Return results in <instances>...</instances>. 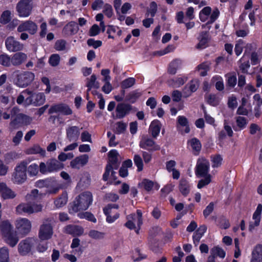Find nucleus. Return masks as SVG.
Listing matches in <instances>:
<instances>
[{"label": "nucleus", "instance_id": "obj_1", "mask_svg": "<svg viewBox=\"0 0 262 262\" xmlns=\"http://www.w3.org/2000/svg\"><path fill=\"white\" fill-rule=\"evenodd\" d=\"M210 163L204 158H200L197 161L195 168V174L199 178H204L198 183L197 187L201 189L208 185L211 182L212 176L209 173Z\"/></svg>", "mask_w": 262, "mask_h": 262}, {"label": "nucleus", "instance_id": "obj_2", "mask_svg": "<svg viewBox=\"0 0 262 262\" xmlns=\"http://www.w3.org/2000/svg\"><path fill=\"white\" fill-rule=\"evenodd\" d=\"M93 202V195L89 191L84 192L79 195L71 206L74 212L86 210Z\"/></svg>", "mask_w": 262, "mask_h": 262}, {"label": "nucleus", "instance_id": "obj_3", "mask_svg": "<svg viewBox=\"0 0 262 262\" xmlns=\"http://www.w3.org/2000/svg\"><path fill=\"white\" fill-rule=\"evenodd\" d=\"M14 83L18 87L25 88L28 86L34 80L35 75L29 71H20L16 70L13 74Z\"/></svg>", "mask_w": 262, "mask_h": 262}, {"label": "nucleus", "instance_id": "obj_4", "mask_svg": "<svg viewBox=\"0 0 262 262\" xmlns=\"http://www.w3.org/2000/svg\"><path fill=\"white\" fill-rule=\"evenodd\" d=\"M29 162L27 160H24L17 164L12 176V181L14 183L21 184L26 181L27 167Z\"/></svg>", "mask_w": 262, "mask_h": 262}, {"label": "nucleus", "instance_id": "obj_5", "mask_svg": "<svg viewBox=\"0 0 262 262\" xmlns=\"http://www.w3.org/2000/svg\"><path fill=\"white\" fill-rule=\"evenodd\" d=\"M127 222L125 226L130 230L135 229L138 234L141 225L143 224L142 213L140 210H137L136 213L131 214L126 216Z\"/></svg>", "mask_w": 262, "mask_h": 262}, {"label": "nucleus", "instance_id": "obj_6", "mask_svg": "<svg viewBox=\"0 0 262 262\" xmlns=\"http://www.w3.org/2000/svg\"><path fill=\"white\" fill-rule=\"evenodd\" d=\"M118 152L115 149H112L108 152V163L107 165L105 171L103 174V179L105 181L107 180L110 173L113 176L115 173L113 169H117L119 166V162L118 160Z\"/></svg>", "mask_w": 262, "mask_h": 262}, {"label": "nucleus", "instance_id": "obj_7", "mask_svg": "<svg viewBox=\"0 0 262 262\" xmlns=\"http://www.w3.org/2000/svg\"><path fill=\"white\" fill-rule=\"evenodd\" d=\"M63 167V164L56 159H50L39 164V171L42 174L56 172Z\"/></svg>", "mask_w": 262, "mask_h": 262}, {"label": "nucleus", "instance_id": "obj_8", "mask_svg": "<svg viewBox=\"0 0 262 262\" xmlns=\"http://www.w3.org/2000/svg\"><path fill=\"white\" fill-rule=\"evenodd\" d=\"M53 234V227L51 223V220H45L39 227L38 237L41 241H47L51 238Z\"/></svg>", "mask_w": 262, "mask_h": 262}, {"label": "nucleus", "instance_id": "obj_9", "mask_svg": "<svg viewBox=\"0 0 262 262\" xmlns=\"http://www.w3.org/2000/svg\"><path fill=\"white\" fill-rule=\"evenodd\" d=\"M33 0H20L16 6V10L20 17H27L31 13Z\"/></svg>", "mask_w": 262, "mask_h": 262}, {"label": "nucleus", "instance_id": "obj_10", "mask_svg": "<svg viewBox=\"0 0 262 262\" xmlns=\"http://www.w3.org/2000/svg\"><path fill=\"white\" fill-rule=\"evenodd\" d=\"M219 14V11L218 10H215L211 13V8L210 7H206L200 11L199 16L202 21H205L208 19L210 15V20L208 21V23L211 24L216 19Z\"/></svg>", "mask_w": 262, "mask_h": 262}, {"label": "nucleus", "instance_id": "obj_11", "mask_svg": "<svg viewBox=\"0 0 262 262\" xmlns=\"http://www.w3.org/2000/svg\"><path fill=\"white\" fill-rule=\"evenodd\" d=\"M38 30L37 24L32 20L23 21L18 25L17 31L18 32L27 31L30 35H34Z\"/></svg>", "mask_w": 262, "mask_h": 262}, {"label": "nucleus", "instance_id": "obj_12", "mask_svg": "<svg viewBox=\"0 0 262 262\" xmlns=\"http://www.w3.org/2000/svg\"><path fill=\"white\" fill-rule=\"evenodd\" d=\"M15 227L21 234L28 233L31 229V223L26 218H19L15 222Z\"/></svg>", "mask_w": 262, "mask_h": 262}, {"label": "nucleus", "instance_id": "obj_13", "mask_svg": "<svg viewBox=\"0 0 262 262\" xmlns=\"http://www.w3.org/2000/svg\"><path fill=\"white\" fill-rule=\"evenodd\" d=\"M176 127L181 134H187L190 132V128L188 119L184 116H179L177 119Z\"/></svg>", "mask_w": 262, "mask_h": 262}, {"label": "nucleus", "instance_id": "obj_14", "mask_svg": "<svg viewBox=\"0 0 262 262\" xmlns=\"http://www.w3.org/2000/svg\"><path fill=\"white\" fill-rule=\"evenodd\" d=\"M50 114L60 113L63 115H70L73 113L70 106L64 103H59L52 105L49 110Z\"/></svg>", "mask_w": 262, "mask_h": 262}, {"label": "nucleus", "instance_id": "obj_15", "mask_svg": "<svg viewBox=\"0 0 262 262\" xmlns=\"http://www.w3.org/2000/svg\"><path fill=\"white\" fill-rule=\"evenodd\" d=\"M15 116V118L13 119L10 123V127L12 129L16 128L17 125L19 124L28 125L32 120L30 117L22 114L17 113Z\"/></svg>", "mask_w": 262, "mask_h": 262}, {"label": "nucleus", "instance_id": "obj_16", "mask_svg": "<svg viewBox=\"0 0 262 262\" xmlns=\"http://www.w3.org/2000/svg\"><path fill=\"white\" fill-rule=\"evenodd\" d=\"M35 240L33 238H27L21 241L18 246V251L20 254L26 255L31 251L34 245Z\"/></svg>", "mask_w": 262, "mask_h": 262}, {"label": "nucleus", "instance_id": "obj_17", "mask_svg": "<svg viewBox=\"0 0 262 262\" xmlns=\"http://www.w3.org/2000/svg\"><path fill=\"white\" fill-rule=\"evenodd\" d=\"M7 49L12 52L21 51L24 46L20 42L15 39L13 37H8L5 41Z\"/></svg>", "mask_w": 262, "mask_h": 262}, {"label": "nucleus", "instance_id": "obj_18", "mask_svg": "<svg viewBox=\"0 0 262 262\" xmlns=\"http://www.w3.org/2000/svg\"><path fill=\"white\" fill-rule=\"evenodd\" d=\"M89 159V156L86 154L79 156L70 162V166L72 168L79 169L88 163Z\"/></svg>", "mask_w": 262, "mask_h": 262}, {"label": "nucleus", "instance_id": "obj_19", "mask_svg": "<svg viewBox=\"0 0 262 262\" xmlns=\"http://www.w3.org/2000/svg\"><path fill=\"white\" fill-rule=\"evenodd\" d=\"M261 212L262 205L259 204L253 214L252 219L253 221L251 222L249 224V229L250 231H252L254 230L255 227L259 226L261 219Z\"/></svg>", "mask_w": 262, "mask_h": 262}, {"label": "nucleus", "instance_id": "obj_20", "mask_svg": "<svg viewBox=\"0 0 262 262\" xmlns=\"http://www.w3.org/2000/svg\"><path fill=\"white\" fill-rule=\"evenodd\" d=\"M45 101V96L42 93H32L29 96V98H27L28 104H34V105H40Z\"/></svg>", "mask_w": 262, "mask_h": 262}, {"label": "nucleus", "instance_id": "obj_21", "mask_svg": "<svg viewBox=\"0 0 262 262\" xmlns=\"http://www.w3.org/2000/svg\"><path fill=\"white\" fill-rule=\"evenodd\" d=\"M0 193L2 198L4 199H12L16 194L15 192L7 186L4 182L0 183Z\"/></svg>", "mask_w": 262, "mask_h": 262}, {"label": "nucleus", "instance_id": "obj_22", "mask_svg": "<svg viewBox=\"0 0 262 262\" xmlns=\"http://www.w3.org/2000/svg\"><path fill=\"white\" fill-rule=\"evenodd\" d=\"M131 110V106L129 104L120 103L117 105L116 108V118L121 119L127 115Z\"/></svg>", "mask_w": 262, "mask_h": 262}, {"label": "nucleus", "instance_id": "obj_23", "mask_svg": "<svg viewBox=\"0 0 262 262\" xmlns=\"http://www.w3.org/2000/svg\"><path fill=\"white\" fill-rule=\"evenodd\" d=\"M12 65L17 67L23 63L27 59L26 54L18 52L11 55Z\"/></svg>", "mask_w": 262, "mask_h": 262}, {"label": "nucleus", "instance_id": "obj_24", "mask_svg": "<svg viewBox=\"0 0 262 262\" xmlns=\"http://www.w3.org/2000/svg\"><path fill=\"white\" fill-rule=\"evenodd\" d=\"M25 153L27 155H39L42 157H46V150L38 144H34L28 148L26 149Z\"/></svg>", "mask_w": 262, "mask_h": 262}, {"label": "nucleus", "instance_id": "obj_25", "mask_svg": "<svg viewBox=\"0 0 262 262\" xmlns=\"http://www.w3.org/2000/svg\"><path fill=\"white\" fill-rule=\"evenodd\" d=\"M140 146L144 149L156 150L160 149L159 146L156 145L155 142L148 138L144 137L140 143Z\"/></svg>", "mask_w": 262, "mask_h": 262}, {"label": "nucleus", "instance_id": "obj_26", "mask_svg": "<svg viewBox=\"0 0 262 262\" xmlns=\"http://www.w3.org/2000/svg\"><path fill=\"white\" fill-rule=\"evenodd\" d=\"M78 30L79 27L77 23L71 21L64 27L62 32L67 35H73L76 34Z\"/></svg>", "mask_w": 262, "mask_h": 262}, {"label": "nucleus", "instance_id": "obj_27", "mask_svg": "<svg viewBox=\"0 0 262 262\" xmlns=\"http://www.w3.org/2000/svg\"><path fill=\"white\" fill-rule=\"evenodd\" d=\"M3 238L5 243L12 247L15 246L19 240L17 233L14 231L4 235Z\"/></svg>", "mask_w": 262, "mask_h": 262}, {"label": "nucleus", "instance_id": "obj_28", "mask_svg": "<svg viewBox=\"0 0 262 262\" xmlns=\"http://www.w3.org/2000/svg\"><path fill=\"white\" fill-rule=\"evenodd\" d=\"M67 137L70 141H76L80 135L79 128L77 126H71L66 129Z\"/></svg>", "mask_w": 262, "mask_h": 262}, {"label": "nucleus", "instance_id": "obj_29", "mask_svg": "<svg viewBox=\"0 0 262 262\" xmlns=\"http://www.w3.org/2000/svg\"><path fill=\"white\" fill-rule=\"evenodd\" d=\"M140 185L147 191H150L154 189L158 190L160 188V185L157 182L146 179L143 180Z\"/></svg>", "mask_w": 262, "mask_h": 262}, {"label": "nucleus", "instance_id": "obj_30", "mask_svg": "<svg viewBox=\"0 0 262 262\" xmlns=\"http://www.w3.org/2000/svg\"><path fill=\"white\" fill-rule=\"evenodd\" d=\"M250 262H262V245L255 246L252 253Z\"/></svg>", "mask_w": 262, "mask_h": 262}, {"label": "nucleus", "instance_id": "obj_31", "mask_svg": "<svg viewBox=\"0 0 262 262\" xmlns=\"http://www.w3.org/2000/svg\"><path fill=\"white\" fill-rule=\"evenodd\" d=\"M207 102L210 105L215 106L220 104L222 96L217 94H208L205 96Z\"/></svg>", "mask_w": 262, "mask_h": 262}, {"label": "nucleus", "instance_id": "obj_32", "mask_svg": "<svg viewBox=\"0 0 262 262\" xmlns=\"http://www.w3.org/2000/svg\"><path fill=\"white\" fill-rule=\"evenodd\" d=\"M187 80V77L185 76H180L174 79H169L168 83L170 86L178 88L184 84Z\"/></svg>", "mask_w": 262, "mask_h": 262}, {"label": "nucleus", "instance_id": "obj_33", "mask_svg": "<svg viewBox=\"0 0 262 262\" xmlns=\"http://www.w3.org/2000/svg\"><path fill=\"white\" fill-rule=\"evenodd\" d=\"M199 43L196 46L198 49H203L206 47L209 40L208 34L206 32H202L198 37Z\"/></svg>", "mask_w": 262, "mask_h": 262}, {"label": "nucleus", "instance_id": "obj_34", "mask_svg": "<svg viewBox=\"0 0 262 262\" xmlns=\"http://www.w3.org/2000/svg\"><path fill=\"white\" fill-rule=\"evenodd\" d=\"M45 193H42L39 191L38 189H35L26 195V199L28 201L40 200L45 196Z\"/></svg>", "mask_w": 262, "mask_h": 262}, {"label": "nucleus", "instance_id": "obj_35", "mask_svg": "<svg viewBox=\"0 0 262 262\" xmlns=\"http://www.w3.org/2000/svg\"><path fill=\"white\" fill-rule=\"evenodd\" d=\"M50 184L48 186L49 189L47 192L49 193L55 194L63 187L62 185L54 179H50Z\"/></svg>", "mask_w": 262, "mask_h": 262}, {"label": "nucleus", "instance_id": "obj_36", "mask_svg": "<svg viewBox=\"0 0 262 262\" xmlns=\"http://www.w3.org/2000/svg\"><path fill=\"white\" fill-rule=\"evenodd\" d=\"M97 77L95 75H92L90 78L86 79V86L88 87L87 93L93 88L98 89L99 83L96 81Z\"/></svg>", "mask_w": 262, "mask_h": 262}, {"label": "nucleus", "instance_id": "obj_37", "mask_svg": "<svg viewBox=\"0 0 262 262\" xmlns=\"http://www.w3.org/2000/svg\"><path fill=\"white\" fill-rule=\"evenodd\" d=\"M182 61L179 59L173 60L169 64L168 72L171 74H175L177 70L182 68Z\"/></svg>", "mask_w": 262, "mask_h": 262}, {"label": "nucleus", "instance_id": "obj_38", "mask_svg": "<svg viewBox=\"0 0 262 262\" xmlns=\"http://www.w3.org/2000/svg\"><path fill=\"white\" fill-rule=\"evenodd\" d=\"M206 230L207 227L205 225H202L197 229L193 235L194 244L197 245L199 243L200 239L206 232Z\"/></svg>", "mask_w": 262, "mask_h": 262}, {"label": "nucleus", "instance_id": "obj_39", "mask_svg": "<svg viewBox=\"0 0 262 262\" xmlns=\"http://www.w3.org/2000/svg\"><path fill=\"white\" fill-rule=\"evenodd\" d=\"M161 127V124L158 120H154L149 126V130L152 137H156L160 133Z\"/></svg>", "mask_w": 262, "mask_h": 262}, {"label": "nucleus", "instance_id": "obj_40", "mask_svg": "<svg viewBox=\"0 0 262 262\" xmlns=\"http://www.w3.org/2000/svg\"><path fill=\"white\" fill-rule=\"evenodd\" d=\"M188 145L191 147L193 152L195 155H198L201 149V144L200 141L196 138H192L188 141Z\"/></svg>", "mask_w": 262, "mask_h": 262}, {"label": "nucleus", "instance_id": "obj_41", "mask_svg": "<svg viewBox=\"0 0 262 262\" xmlns=\"http://www.w3.org/2000/svg\"><path fill=\"white\" fill-rule=\"evenodd\" d=\"M91 183L90 176L88 172H84L81 174L80 181L78 183L77 186L81 188H86L90 185Z\"/></svg>", "mask_w": 262, "mask_h": 262}, {"label": "nucleus", "instance_id": "obj_42", "mask_svg": "<svg viewBox=\"0 0 262 262\" xmlns=\"http://www.w3.org/2000/svg\"><path fill=\"white\" fill-rule=\"evenodd\" d=\"M179 188L180 191L184 196L187 195L190 192V185L189 182L185 179H181L180 180Z\"/></svg>", "mask_w": 262, "mask_h": 262}, {"label": "nucleus", "instance_id": "obj_43", "mask_svg": "<svg viewBox=\"0 0 262 262\" xmlns=\"http://www.w3.org/2000/svg\"><path fill=\"white\" fill-rule=\"evenodd\" d=\"M16 211L19 214L23 213L32 214L31 205L28 203H21L16 207Z\"/></svg>", "mask_w": 262, "mask_h": 262}, {"label": "nucleus", "instance_id": "obj_44", "mask_svg": "<svg viewBox=\"0 0 262 262\" xmlns=\"http://www.w3.org/2000/svg\"><path fill=\"white\" fill-rule=\"evenodd\" d=\"M0 230L3 236L14 231L13 226L8 221H4L1 223Z\"/></svg>", "mask_w": 262, "mask_h": 262}, {"label": "nucleus", "instance_id": "obj_45", "mask_svg": "<svg viewBox=\"0 0 262 262\" xmlns=\"http://www.w3.org/2000/svg\"><path fill=\"white\" fill-rule=\"evenodd\" d=\"M66 231L69 233L75 236H80L83 233V229L81 227L74 225L68 226Z\"/></svg>", "mask_w": 262, "mask_h": 262}, {"label": "nucleus", "instance_id": "obj_46", "mask_svg": "<svg viewBox=\"0 0 262 262\" xmlns=\"http://www.w3.org/2000/svg\"><path fill=\"white\" fill-rule=\"evenodd\" d=\"M31 94V91L29 90H25L23 91L18 96L16 102L18 104H20L24 102L25 105H28L27 102V98H29V96Z\"/></svg>", "mask_w": 262, "mask_h": 262}, {"label": "nucleus", "instance_id": "obj_47", "mask_svg": "<svg viewBox=\"0 0 262 262\" xmlns=\"http://www.w3.org/2000/svg\"><path fill=\"white\" fill-rule=\"evenodd\" d=\"M117 33L118 36H120L122 33L121 30L119 28V27L117 26H114L113 25L108 26V28L107 30V33L108 34V37L109 38H114V35Z\"/></svg>", "mask_w": 262, "mask_h": 262}, {"label": "nucleus", "instance_id": "obj_48", "mask_svg": "<svg viewBox=\"0 0 262 262\" xmlns=\"http://www.w3.org/2000/svg\"><path fill=\"white\" fill-rule=\"evenodd\" d=\"M226 253L225 251L219 247H215L211 250V256L213 257L214 259L216 256H219L222 258L225 257Z\"/></svg>", "mask_w": 262, "mask_h": 262}, {"label": "nucleus", "instance_id": "obj_49", "mask_svg": "<svg viewBox=\"0 0 262 262\" xmlns=\"http://www.w3.org/2000/svg\"><path fill=\"white\" fill-rule=\"evenodd\" d=\"M0 262H10L9 249L6 247L0 249Z\"/></svg>", "mask_w": 262, "mask_h": 262}, {"label": "nucleus", "instance_id": "obj_50", "mask_svg": "<svg viewBox=\"0 0 262 262\" xmlns=\"http://www.w3.org/2000/svg\"><path fill=\"white\" fill-rule=\"evenodd\" d=\"M210 65V63L209 62H204L198 66L197 69L201 76H205L207 75V72L209 70Z\"/></svg>", "mask_w": 262, "mask_h": 262}, {"label": "nucleus", "instance_id": "obj_51", "mask_svg": "<svg viewBox=\"0 0 262 262\" xmlns=\"http://www.w3.org/2000/svg\"><path fill=\"white\" fill-rule=\"evenodd\" d=\"M211 81L212 82H215V86L217 90L221 91L224 90L223 80L221 76L218 75L215 76L212 78Z\"/></svg>", "mask_w": 262, "mask_h": 262}, {"label": "nucleus", "instance_id": "obj_52", "mask_svg": "<svg viewBox=\"0 0 262 262\" xmlns=\"http://www.w3.org/2000/svg\"><path fill=\"white\" fill-rule=\"evenodd\" d=\"M88 235L92 239L99 240L104 237L105 233L96 230H91L89 231Z\"/></svg>", "mask_w": 262, "mask_h": 262}, {"label": "nucleus", "instance_id": "obj_53", "mask_svg": "<svg viewBox=\"0 0 262 262\" xmlns=\"http://www.w3.org/2000/svg\"><path fill=\"white\" fill-rule=\"evenodd\" d=\"M0 64L9 67L12 64L11 57L6 54H3L0 55Z\"/></svg>", "mask_w": 262, "mask_h": 262}, {"label": "nucleus", "instance_id": "obj_54", "mask_svg": "<svg viewBox=\"0 0 262 262\" xmlns=\"http://www.w3.org/2000/svg\"><path fill=\"white\" fill-rule=\"evenodd\" d=\"M67 201V195L64 193L54 201V204L57 208H60L66 205Z\"/></svg>", "mask_w": 262, "mask_h": 262}, {"label": "nucleus", "instance_id": "obj_55", "mask_svg": "<svg viewBox=\"0 0 262 262\" xmlns=\"http://www.w3.org/2000/svg\"><path fill=\"white\" fill-rule=\"evenodd\" d=\"M245 46L246 42L242 39H239L236 41L235 45L234 51L237 56H239L241 54Z\"/></svg>", "mask_w": 262, "mask_h": 262}, {"label": "nucleus", "instance_id": "obj_56", "mask_svg": "<svg viewBox=\"0 0 262 262\" xmlns=\"http://www.w3.org/2000/svg\"><path fill=\"white\" fill-rule=\"evenodd\" d=\"M119 208L118 205L116 204H108L103 208V212L106 216L114 214L116 212L114 211V209L117 210Z\"/></svg>", "mask_w": 262, "mask_h": 262}, {"label": "nucleus", "instance_id": "obj_57", "mask_svg": "<svg viewBox=\"0 0 262 262\" xmlns=\"http://www.w3.org/2000/svg\"><path fill=\"white\" fill-rule=\"evenodd\" d=\"M176 47L173 45H169L164 49L155 52L154 53V55L156 56H162L165 55L167 53L171 52L173 51L175 49Z\"/></svg>", "mask_w": 262, "mask_h": 262}, {"label": "nucleus", "instance_id": "obj_58", "mask_svg": "<svg viewBox=\"0 0 262 262\" xmlns=\"http://www.w3.org/2000/svg\"><path fill=\"white\" fill-rule=\"evenodd\" d=\"M247 121L244 117H238L236 118V127L234 129L235 130H241L246 127Z\"/></svg>", "mask_w": 262, "mask_h": 262}, {"label": "nucleus", "instance_id": "obj_59", "mask_svg": "<svg viewBox=\"0 0 262 262\" xmlns=\"http://www.w3.org/2000/svg\"><path fill=\"white\" fill-rule=\"evenodd\" d=\"M28 172L30 176H35L38 173L39 170V166L36 163H32L30 165L28 168L27 167Z\"/></svg>", "mask_w": 262, "mask_h": 262}, {"label": "nucleus", "instance_id": "obj_60", "mask_svg": "<svg viewBox=\"0 0 262 262\" xmlns=\"http://www.w3.org/2000/svg\"><path fill=\"white\" fill-rule=\"evenodd\" d=\"M127 125L122 122H118L115 125V132L116 134H120L123 133L126 128Z\"/></svg>", "mask_w": 262, "mask_h": 262}, {"label": "nucleus", "instance_id": "obj_61", "mask_svg": "<svg viewBox=\"0 0 262 262\" xmlns=\"http://www.w3.org/2000/svg\"><path fill=\"white\" fill-rule=\"evenodd\" d=\"M223 158L220 155H215L211 157L212 166L218 167L222 165Z\"/></svg>", "mask_w": 262, "mask_h": 262}, {"label": "nucleus", "instance_id": "obj_62", "mask_svg": "<svg viewBox=\"0 0 262 262\" xmlns=\"http://www.w3.org/2000/svg\"><path fill=\"white\" fill-rule=\"evenodd\" d=\"M135 164L137 167L138 170L140 171L143 170V163L141 157L138 155H135L134 157Z\"/></svg>", "mask_w": 262, "mask_h": 262}, {"label": "nucleus", "instance_id": "obj_63", "mask_svg": "<svg viewBox=\"0 0 262 262\" xmlns=\"http://www.w3.org/2000/svg\"><path fill=\"white\" fill-rule=\"evenodd\" d=\"M103 12L108 18L112 17L114 14L112 6L110 4H105L103 6Z\"/></svg>", "mask_w": 262, "mask_h": 262}, {"label": "nucleus", "instance_id": "obj_64", "mask_svg": "<svg viewBox=\"0 0 262 262\" xmlns=\"http://www.w3.org/2000/svg\"><path fill=\"white\" fill-rule=\"evenodd\" d=\"M135 83V79L130 77L123 80L121 83V86L123 89H127L132 86Z\"/></svg>", "mask_w": 262, "mask_h": 262}]
</instances>
